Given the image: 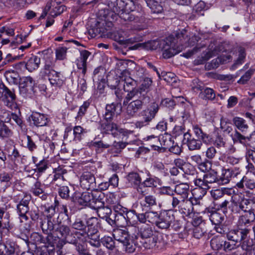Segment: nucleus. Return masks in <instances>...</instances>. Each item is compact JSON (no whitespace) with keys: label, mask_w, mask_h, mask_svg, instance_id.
I'll return each instance as SVG.
<instances>
[{"label":"nucleus","mask_w":255,"mask_h":255,"mask_svg":"<svg viewBox=\"0 0 255 255\" xmlns=\"http://www.w3.org/2000/svg\"><path fill=\"white\" fill-rule=\"evenodd\" d=\"M241 194H234L228 198H224L217 204V209L221 210L225 215L228 213H240L244 211Z\"/></svg>","instance_id":"f257e3e1"},{"label":"nucleus","mask_w":255,"mask_h":255,"mask_svg":"<svg viewBox=\"0 0 255 255\" xmlns=\"http://www.w3.org/2000/svg\"><path fill=\"white\" fill-rule=\"evenodd\" d=\"M149 99L141 97L139 95L128 98L125 97L123 105H127L126 113L130 117H133L140 111L144 105L150 102Z\"/></svg>","instance_id":"f03ea898"},{"label":"nucleus","mask_w":255,"mask_h":255,"mask_svg":"<svg viewBox=\"0 0 255 255\" xmlns=\"http://www.w3.org/2000/svg\"><path fill=\"white\" fill-rule=\"evenodd\" d=\"M113 236L115 240L123 244L127 252L131 253L135 251V244L127 229H115L113 230Z\"/></svg>","instance_id":"7ed1b4c3"},{"label":"nucleus","mask_w":255,"mask_h":255,"mask_svg":"<svg viewBox=\"0 0 255 255\" xmlns=\"http://www.w3.org/2000/svg\"><path fill=\"white\" fill-rule=\"evenodd\" d=\"M159 109L158 103L155 102L151 103L147 108L140 113L141 120L136 122L135 126L137 128H141L146 126L153 120Z\"/></svg>","instance_id":"20e7f679"},{"label":"nucleus","mask_w":255,"mask_h":255,"mask_svg":"<svg viewBox=\"0 0 255 255\" xmlns=\"http://www.w3.org/2000/svg\"><path fill=\"white\" fill-rule=\"evenodd\" d=\"M119 80L120 84L123 85L125 92L127 93L126 97L129 98L134 95L137 96V81L130 77L128 70H124L122 72Z\"/></svg>","instance_id":"39448f33"},{"label":"nucleus","mask_w":255,"mask_h":255,"mask_svg":"<svg viewBox=\"0 0 255 255\" xmlns=\"http://www.w3.org/2000/svg\"><path fill=\"white\" fill-rule=\"evenodd\" d=\"M104 197V194L100 192H84L78 197L77 201L81 205L89 206L93 209L100 199Z\"/></svg>","instance_id":"423d86ee"},{"label":"nucleus","mask_w":255,"mask_h":255,"mask_svg":"<svg viewBox=\"0 0 255 255\" xmlns=\"http://www.w3.org/2000/svg\"><path fill=\"white\" fill-rule=\"evenodd\" d=\"M30 198L27 196H19V197H14L13 201L18 204L16 205V212L19 215L21 222L23 220L27 221L28 220V217L26 214L29 212V204Z\"/></svg>","instance_id":"0eeeda50"},{"label":"nucleus","mask_w":255,"mask_h":255,"mask_svg":"<svg viewBox=\"0 0 255 255\" xmlns=\"http://www.w3.org/2000/svg\"><path fill=\"white\" fill-rule=\"evenodd\" d=\"M174 35L177 40H178L179 44H187V46L194 45L200 39L198 35L188 32L185 29L175 31Z\"/></svg>","instance_id":"6e6552de"},{"label":"nucleus","mask_w":255,"mask_h":255,"mask_svg":"<svg viewBox=\"0 0 255 255\" xmlns=\"http://www.w3.org/2000/svg\"><path fill=\"white\" fill-rule=\"evenodd\" d=\"M166 43L162 45L161 49L162 50V55L164 58H169L178 53L176 47H177L179 42L174 34H172L167 38L165 40Z\"/></svg>","instance_id":"1a4fd4ad"},{"label":"nucleus","mask_w":255,"mask_h":255,"mask_svg":"<svg viewBox=\"0 0 255 255\" xmlns=\"http://www.w3.org/2000/svg\"><path fill=\"white\" fill-rule=\"evenodd\" d=\"M143 248L146 249H160L164 245L162 235L154 233V235L140 241Z\"/></svg>","instance_id":"9d476101"},{"label":"nucleus","mask_w":255,"mask_h":255,"mask_svg":"<svg viewBox=\"0 0 255 255\" xmlns=\"http://www.w3.org/2000/svg\"><path fill=\"white\" fill-rule=\"evenodd\" d=\"M54 234L58 238H63L70 244L76 246V238L74 237L73 233H70L69 227L64 225H57Z\"/></svg>","instance_id":"9b49d317"},{"label":"nucleus","mask_w":255,"mask_h":255,"mask_svg":"<svg viewBox=\"0 0 255 255\" xmlns=\"http://www.w3.org/2000/svg\"><path fill=\"white\" fill-rule=\"evenodd\" d=\"M193 182L197 187L193 190V195L196 196L195 198L202 199L206 194L207 190L210 188L204 178H198L197 176L194 179Z\"/></svg>","instance_id":"f8f14e48"},{"label":"nucleus","mask_w":255,"mask_h":255,"mask_svg":"<svg viewBox=\"0 0 255 255\" xmlns=\"http://www.w3.org/2000/svg\"><path fill=\"white\" fill-rule=\"evenodd\" d=\"M250 232V228L248 226L247 228H239L237 230L230 231L227 234V238L229 241H234L237 244H241V242L248 238Z\"/></svg>","instance_id":"ddd939ff"},{"label":"nucleus","mask_w":255,"mask_h":255,"mask_svg":"<svg viewBox=\"0 0 255 255\" xmlns=\"http://www.w3.org/2000/svg\"><path fill=\"white\" fill-rule=\"evenodd\" d=\"M16 95L13 89H8L3 83H0V99L6 102V105L10 107L15 103Z\"/></svg>","instance_id":"4468645a"},{"label":"nucleus","mask_w":255,"mask_h":255,"mask_svg":"<svg viewBox=\"0 0 255 255\" xmlns=\"http://www.w3.org/2000/svg\"><path fill=\"white\" fill-rule=\"evenodd\" d=\"M173 221L174 217L173 214L168 212H163L159 214L156 226L162 230L169 229Z\"/></svg>","instance_id":"2eb2a0df"},{"label":"nucleus","mask_w":255,"mask_h":255,"mask_svg":"<svg viewBox=\"0 0 255 255\" xmlns=\"http://www.w3.org/2000/svg\"><path fill=\"white\" fill-rule=\"evenodd\" d=\"M35 84V81L31 77H23L19 81V90L20 94L23 97L30 94L33 91Z\"/></svg>","instance_id":"dca6fc26"},{"label":"nucleus","mask_w":255,"mask_h":255,"mask_svg":"<svg viewBox=\"0 0 255 255\" xmlns=\"http://www.w3.org/2000/svg\"><path fill=\"white\" fill-rule=\"evenodd\" d=\"M81 187L86 190H93L96 187V178L93 173L84 172L80 176Z\"/></svg>","instance_id":"f3484780"},{"label":"nucleus","mask_w":255,"mask_h":255,"mask_svg":"<svg viewBox=\"0 0 255 255\" xmlns=\"http://www.w3.org/2000/svg\"><path fill=\"white\" fill-rule=\"evenodd\" d=\"M109 28L106 27L105 21H97L94 25H92L88 29V33L92 38L97 36L102 37L105 35Z\"/></svg>","instance_id":"a211bd4d"},{"label":"nucleus","mask_w":255,"mask_h":255,"mask_svg":"<svg viewBox=\"0 0 255 255\" xmlns=\"http://www.w3.org/2000/svg\"><path fill=\"white\" fill-rule=\"evenodd\" d=\"M216 206V209L211 207L206 208L205 210V214H207L213 224L217 226L220 225L224 221L225 217L218 212L219 210L217 209V204Z\"/></svg>","instance_id":"6ab92c4d"},{"label":"nucleus","mask_w":255,"mask_h":255,"mask_svg":"<svg viewBox=\"0 0 255 255\" xmlns=\"http://www.w3.org/2000/svg\"><path fill=\"white\" fill-rule=\"evenodd\" d=\"M127 208L120 205H117L114 207L113 216L117 221V226H124L126 225V212Z\"/></svg>","instance_id":"aec40b11"},{"label":"nucleus","mask_w":255,"mask_h":255,"mask_svg":"<svg viewBox=\"0 0 255 255\" xmlns=\"http://www.w3.org/2000/svg\"><path fill=\"white\" fill-rule=\"evenodd\" d=\"M121 110V104L113 103L110 105H107L104 115L105 121L108 122H111L116 114H119Z\"/></svg>","instance_id":"412c9836"},{"label":"nucleus","mask_w":255,"mask_h":255,"mask_svg":"<svg viewBox=\"0 0 255 255\" xmlns=\"http://www.w3.org/2000/svg\"><path fill=\"white\" fill-rule=\"evenodd\" d=\"M183 142L187 144L189 149L191 151L200 150L202 145L201 140L192 137L188 132H186L184 134Z\"/></svg>","instance_id":"4be33fe9"},{"label":"nucleus","mask_w":255,"mask_h":255,"mask_svg":"<svg viewBox=\"0 0 255 255\" xmlns=\"http://www.w3.org/2000/svg\"><path fill=\"white\" fill-rule=\"evenodd\" d=\"M120 81L118 78H115L113 80H108V85L110 88L114 90L115 95L116 96L117 104H121V102L123 99L124 92L122 90L120 89L119 86Z\"/></svg>","instance_id":"5701e85b"},{"label":"nucleus","mask_w":255,"mask_h":255,"mask_svg":"<svg viewBox=\"0 0 255 255\" xmlns=\"http://www.w3.org/2000/svg\"><path fill=\"white\" fill-rule=\"evenodd\" d=\"M72 227L73 229L79 231L75 232L73 233L74 237L76 238V245L79 244H86L84 243L83 241H80L82 236H78L77 234L85 232L86 228H87L85 222L80 219H77L72 224Z\"/></svg>","instance_id":"b1692460"},{"label":"nucleus","mask_w":255,"mask_h":255,"mask_svg":"<svg viewBox=\"0 0 255 255\" xmlns=\"http://www.w3.org/2000/svg\"><path fill=\"white\" fill-rule=\"evenodd\" d=\"M93 209L96 210L98 216L103 219L107 218L108 216L111 215L112 213V209L108 206L105 205L103 197L100 199Z\"/></svg>","instance_id":"393cba45"},{"label":"nucleus","mask_w":255,"mask_h":255,"mask_svg":"<svg viewBox=\"0 0 255 255\" xmlns=\"http://www.w3.org/2000/svg\"><path fill=\"white\" fill-rule=\"evenodd\" d=\"M91 53L83 50L80 51V56L76 60V65L79 70H81L82 73L85 75L87 72V60Z\"/></svg>","instance_id":"a878e982"},{"label":"nucleus","mask_w":255,"mask_h":255,"mask_svg":"<svg viewBox=\"0 0 255 255\" xmlns=\"http://www.w3.org/2000/svg\"><path fill=\"white\" fill-rule=\"evenodd\" d=\"M138 221L141 223L146 222L156 225L159 214L157 212L146 211L144 213L138 214Z\"/></svg>","instance_id":"bb28decb"},{"label":"nucleus","mask_w":255,"mask_h":255,"mask_svg":"<svg viewBox=\"0 0 255 255\" xmlns=\"http://www.w3.org/2000/svg\"><path fill=\"white\" fill-rule=\"evenodd\" d=\"M196 202L197 200L195 198V199H185L178 211L183 216L188 217L192 213L194 210L193 205Z\"/></svg>","instance_id":"cd10ccee"},{"label":"nucleus","mask_w":255,"mask_h":255,"mask_svg":"<svg viewBox=\"0 0 255 255\" xmlns=\"http://www.w3.org/2000/svg\"><path fill=\"white\" fill-rule=\"evenodd\" d=\"M239 174L240 172L238 169L236 171L231 169H223L221 175L218 176V184L222 185L227 184L232 177H236Z\"/></svg>","instance_id":"c85d7f7f"},{"label":"nucleus","mask_w":255,"mask_h":255,"mask_svg":"<svg viewBox=\"0 0 255 255\" xmlns=\"http://www.w3.org/2000/svg\"><path fill=\"white\" fill-rule=\"evenodd\" d=\"M47 77L51 86L60 88L64 84L63 77L62 74L56 71H52L47 74Z\"/></svg>","instance_id":"c756f323"},{"label":"nucleus","mask_w":255,"mask_h":255,"mask_svg":"<svg viewBox=\"0 0 255 255\" xmlns=\"http://www.w3.org/2000/svg\"><path fill=\"white\" fill-rule=\"evenodd\" d=\"M15 243L10 240L0 243V255H13L15 253Z\"/></svg>","instance_id":"7c9ffc66"},{"label":"nucleus","mask_w":255,"mask_h":255,"mask_svg":"<svg viewBox=\"0 0 255 255\" xmlns=\"http://www.w3.org/2000/svg\"><path fill=\"white\" fill-rule=\"evenodd\" d=\"M152 83V81L150 78H145L141 85L137 87V95L149 99V100H150V97L148 95V92Z\"/></svg>","instance_id":"2f4dec72"},{"label":"nucleus","mask_w":255,"mask_h":255,"mask_svg":"<svg viewBox=\"0 0 255 255\" xmlns=\"http://www.w3.org/2000/svg\"><path fill=\"white\" fill-rule=\"evenodd\" d=\"M174 192L175 196H178L181 198L187 199L190 193V187L188 184L181 183L175 185Z\"/></svg>","instance_id":"473e14b6"},{"label":"nucleus","mask_w":255,"mask_h":255,"mask_svg":"<svg viewBox=\"0 0 255 255\" xmlns=\"http://www.w3.org/2000/svg\"><path fill=\"white\" fill-rule=\"evenodd\" d=\"M55 60L50 57H47L45 60V65L43 69L40 72V76L43 78L45 79L47 74L51 73L52 71H55L53 68L55 66Z\"/></svg>","instance_id":"72a5a7b5"},{"label":"nucleus","mask_w":255,"mask_h":255,"mask_svg":"<svg viewBox=\"0 0 255 255\" xmlns=\"http://www.w3.org/2000/svg\"><path fill=\"white\" fill-rule=\"evenodd\" d=\"M31 118L33 124L36 127L46 126L49 122V120L46 115L39 113H33Z\"/></svg>","instance_id":"f704fd0d"},{"label":"nucleus","mask_w":255,"mask_h":255,"mask_svg":"<svg viewBox=\"0 0 255 255\" xmlns=\"http://www.w3.org/2000/svg\"><path fill=\"white\" fill-rule=\"evenodd\" d=\"M56 226L51 219H45L40 222V227L43 232L47 235L54 234Z\"/></svg>","instance_id":"c9c22d12"},{"label":"nucleus","mask_w":255,"mask_h":255,"mask_svg":"<svg viewBox=\"0 0 255 255\" xmlns=\"http://www.w3.org/2000/svg\"><path fill=\"white\" fill-rule=\"evenodd\" d=\"M43 188V185H42L39 181H36L32 187L31 192L35 196H38L45 200L47 197V194L45 193Z\"/></svg>","instance_id":"e433bc0d"},{"label":"nucleus","mask_w":255,"mask_h":255,"mask_svg":"<svg viewBox=\"0 0 255 255\" xmlns=\"http://www.w3.org/2000/svg\"><path fill=\"white\" fill-rule=\"evenodd\" d=\"M85 232L77 234L78 236H82L80 241H83L86 243V239L88 237H92L94 235H99L98 226H86Z\"/></svg>","instance_id":"4c0bfd02"},{"label":"nucleus","mask_w":255,"mask_h":255,"mask_svg":"<svg viewBox=\"0 0 255 255\" xmlns=\"http://www.w3.org/2000/svg\"><path fill=\"white\" fill-rule=\"evenodd\" d=\"M140 205L143 209H151L157 205L156 197L152 195L145 196L143 200L140 202Z\"/></svg>","instance_id":"58836bf2"},{"label":"nucleus","mask_w":255,"mask_h":255,"mask_svg":"<svg viewBox=\"0 0 255 255\" xmlns=\"http://www.w3.org/2000/svg\"><path fill=\"white\" fill-rule=\"evenodd\" d=\"M224 244H225V238L222 236L214 237L210 241L211 247L214 251L223 250Z\"/></svg>","instance_id":"ea45409f"},{"label":"nucleus","mask_w":255,"mask_h":255,"mask_svg":"<svg viewBox=\"0 0 255 255\" xmlns=\"http://www.w3.org/2000/svg\"><path fill=\"white\" fill-rule=\"evenodd\" d=\"M40 64V58L37 56L32 55L29 58L25 64L26 68L30 72L37 69Z\"/></svg>","instance_id":"a19ab883"},{"label":"nucleus","mask_w":255,"mask_h":255,"mask_svg":"<svg viewBox=\"0 0 255 255\" xmlns=\"http://www.w3.org/2000/svg\"><path fill=\"white\" fill-rule=\"evenodd\" d=\"M201 92L199 94V97L203 100H208L212 101L215 98V93L213 89L210 88H199Z\"/></svg>","instance_id":"79ce46f5"},{"label":"nucleus","mask_w":255,"mask_h":255,"mask_svg":"<svg viewBox=\"0 0 255 255\" xmlns=\"http://www.w3.org/2000/svg\"><path fill=\"white\" fill-rule=\"evenodd\" d=\"M165 40L163 39H156L149 41L145 43V47L147 50H156L161 49L162 45L166 44Z\"/></svg>","instance_id":"37998d69"},{"label":"nucleus","mask_w":255,"mask_h":255,"mask_svg":"<svg viewBox=\"0 0 255 255\" xmlns=\"http://www.w3.org/2000/svg\"><path fill=\"white\" fill-rule=\"evenodd\" d=\"M148 177L146 178L142 183L141 185L144 187L154 188L159 184L161 180L157 177H152L149 172H148Z\"/></svg>","instance_id":"c03bdc74"},{"label":"nucleus","mask_w":255,"mask_h":255,"mask_svg":"<svg viewBox=\"0 0 255 255\" xmlns=\"http://www.w3.org/2000/svg\"><path fill=\"white\" fill-rule=\"evenodd\" d=\"M232 137L234 143L239 142L245 146L248 144L250 139V136H245L237 130L232 134Z\"/></svg>","instance_id":"a18cd8bd"},{"label":"nucleus","mask_w":255,"mask_h":255,"mask_svg":"<svg viewBox=\"0 0 255 255\" xmlns=\"http://www.w3.org/2000/svg\"><path fill=\"white\" fill-rule=\"evenodd\" d=\"M142 240L154 235V232L151 227L148 225H142L139 230Z\"/></svg>","instance_id":"49530a36"},{"label":"nucleus","mask_w":255,"mask_h":255,"mask_svg":"<svg viewBox=\"0 0 255 255\" xmlns=\"http://www.w3.org/2000/svg\"><path fill=\"white\" fill-rule=\"evenodd\" d=\"M205 179L208 185L214 183L218 184V176L217 175V172L214 170H211L207 172L203 176Z\"/></svg>","instance_id":"de8ad7c7"},{"label":"nucleus","mask_w":255,"mask_h":255,"mask_svg":"<svg viewBox=\"0 0 255 255\" xmlns=\"http://www.w3.org/2000/svg\"><path fill=\"white\" fill-rule=\"evenodd\" d=\"M103 245L111 251L117 250L115 243L113 238L109 236H104L101 239Z\"/></svg>","instance_id":"09e8293b"},{"label":"nucleus","mask_w":255,"mask_h":255,"mask_svg":"<svg viewBox=\"0 0 255 255\" xmlns=\"http://www.w3.org/2000/svg\"><path fill=\"white\" fill-rule=\"evenodd\" d=\"M127 180L131 185L137 186L141 183V178L136 172H130L127 177Z\"/></svg>","instance_id":"8fccbe9b"},{"label":"nucleus","mask_w":255,"mask_h":255,"mask_svg":"<svg viewBox=\"0 0 255 255\" xmlns=\"http://www.w3.org/2000/svg\"><path fill=\"white\" fill-rule=\"evenodd\" d=\"M233 121L235 126L242 132L246 131L249 128L246 121L243 118L235 117Z\"/></svg>","instance_id":"3c124183"},{"label":"nucleus","mask_w":255,"mask_h":255,"mask_svg":"<svg viewBox=\"0 0 255 255\" xmlns=\"http://www.w3.org/2000/svg\"><path fill=\"white\" fill-rule=\"evenodd\" d=\"M193 130L196 135L201 139L204 142L209 141L210 136L208 134L203 132L202 129L198 126H195L193 128Z\"/></svg>","instance_id":"603ef678"},{"label":"nucleus","mask_w":255,"mask_h":255,"mask_svg":"<svg viewBox=\"0 0 255 255\" xmlns=\"http://www.w3.org/2000/svg\"><path fill=\"white\" fill-rule=\"evenodd\" d=\"M185 199L181 198L178 196L173 195L171 204L173 210L178 211Z\"/></svg>","instance_id":"864d4df0"},{"label":"nucleus","mask_w":255,"mask_h":255,"mask_svg":"<svg viewBox=\"0 0 255 255\" xmlns=\"http://www.w3.org/2000/svg\"><path fill=\"white\" fill-rule=\"evenodd\" d=\"M12 131L2 122H0V137L2 138L11 136Z\"/></svg>","instance_id":"5fc2aeb1"},{"label":"nucleus","mask_w":255,"mask_h":255,"mask_svg":"<svg viewBox=\"0 0 255 255\" xmlns=\"http://www.w3.org/2000/svg\"><path fill=\"white\" fill-rule=\"evenodd\" d=\"M112 135L115 137H119L121 134L126 136L132 133V131L128 129L120 128L116 125V128L111 132Z\"/></svg>","instance_id":"6e6d98bb"},{"label":"nucleus","mask_w":255,"mask_h":255,"mask_svg":"<svg viewBox=\"0 0 255 255\" xmlns=\"http://www.w3.org/2000/svg\"><path fill=\"white\" fill-rule=\"evenodd\" d=\"M72 191H74L73 188L71 186L70 187L67 186L60 187L59 189V195L63 199H68L70 197V193Z\"/></svg>","instance_id":"4d7b16f0"},{"label":"nucleus","mask_w":255,"mask_h":255,"mask_svg":"<svg viewBox=\"0 0 255 255\" xmlns=\"http://www.w3.org/2000/svg\"><path fill=\"white\" fill-rule=\"evenodd\" d=\"M7 115L6 119L5 120V122H8L11 120L14 121L16 124L20 127H22V121L21 119L16 114L13 113H5Z\"/></svg>","instance_id":"13d9d810"},{"label":"nucleus","mask_w":255,"mask_h":255,"mask_svg":"<svg viewBox=\"0 0 255 255\" xmlns=\"http://www.w3.org/2000/svg\"><path fill=\"white\" fill-rule=\"evenodd\" d=\"M138 214H137L135 211L134 210H129L128 211L127 209V212H126V217L125 218L126 219V225L128 222L134 223L136 221V220L137 219L138 220Z\"/></svg>","instance_id":"bf43d9fd"},{"label":"nucleus","mask_w":255,"mask_h":255,"mask_svg":"<svg viewBox=\"0 0 255 255\" xmlns=\"http://www.w3.org/2000/svg\"><path fill=\"white\" fill-rule=\"evenodd\" d=\"M59 205V202L57 200H55L54 205L46 208L45 212L46 214V219H51L54 216L55 214V208Z\"/></svg>","instance_id":"052dcab7"},{"label":"nucleus","mask_w":255,"mask_h":255,"mask_svg":"<svg viewBox=\"0 0 255 255\" xmlns=\"http://www.w3.org/2000/svg\"><path fill=\"white\" fill-rule=\"evenodd\" d=\"M85 132V129L82 127L75 126L73 128L74 139L76 141L81 140Z\"/></svg>","instance_id":"680f3d73"},{"label":"nucleus","mask_w":255,"mask_h":255,"mask_svg":"<svg viewBox=\"0 0 255 255\" xmlns=\"http://www.w3.org/2000/svg\"><path fill=\"white\" fill-rule=\"evenodd\" d=\"M182 171L184 172L185 174L193 176V179L197 176L198 174L195 168L189 163L186 164V165L184 166Z\"/></svg>","instance_id":"e2e57ef3"},{"label":"nucleus","mask_w":255,"mask_h":255,"mask_svg":"<svg viewBox=\"0 0 255 255\" xmlns=\"http://www.w3.org/2000/svg\"><path fill=\"white\" fill-rule=\"evenodd\" d=\"M251 223V220L249 218L247 215L240 217L239 220L240 228H247L249 226V228H250V231L252 228Z\"/></svg>","instance_id":"0e129e2a"},{"label":"nucleus","mask_w":255,"mask_h":255,"mask_svg":"<svg viewBox=\"0 0 255 255\" xmlns=\"http://www.w3.org/2000/svg\"><path fill=\"white\" fill-rule=\"evenodd\" d=\"M93 146L99 149H105L110 147L112 144L111 142L106 141V139L93 142Z\"/></svg>","instance_id":"69168bd1"},{"label":"nucleus","mask_w":255,"mask_h":255,"mask_svg":"<svg viewBox=\"0 0 255 255\" xmlns=\"http://www.w3.org/2000/svg\"><path fill=\"white\" fill-rule=\"evenodd\" d=\"M6 79L10 82L17 84L19 81L18 74L14 71H8L6 73Z\"/></svg>","instance_id":"338daca9"},{"label":"nucleus","mask_w":255,"mask_h":255,"mask_svg":"<svg viewBox=\"0 0 255 255\" xmlns=\"http://www.w3.org/2000/svg\"><path fill=\"white\" fill-rule=\"evenodd\" d=\"M222 62V61L221 58L218 57L212 60L211 62L206 63L205 67L208 70L216 69L219 67Z\"/></svg>","instance_id":"774afa93"}]
</instances>
